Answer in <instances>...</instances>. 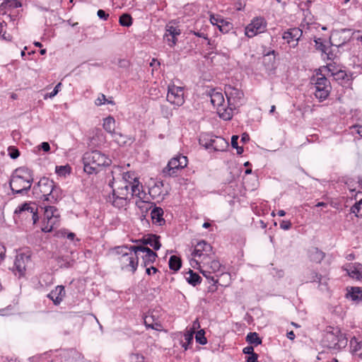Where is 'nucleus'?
<instances>
[{
  "instance_id": "1",
  "label": "nucleus",
  "mask_w": 362,
  "mask_h": 362,
  "mask_svg": "<svg viewBox=\"0 0 362 362\" xmlns=\"http://www.w3.org/2000/svg\"><path fill=\"white\" fill-rule=\"evenodd\" d=\"M33 193L36 199L55 203L61 197L60 189L52 180L42 177L33 188Z\"/></svg>"
},
{
  "instance_id": "2",
  "label": "nucleus",
  "mask_w": 362,
  "mask_h": 362,
  "mask_svg": "<svg viewBox=\"0 0 362 362\" xmlns=\"http://www.w3.org/2000/svg\"><path fill=\"white\" fill-rule=\"evenodd\" d=\"M33 171L26 167L17 168L11 176L10 187L13 193L28 192L33 182Z\"/></svg>"
},
{
  "instance_id": "3",
  "label": "nucleus",
  "mask_w": 362,
  "mask_h": 362,
  "mask_svg": "<svg viewBox=\"0 0 362 362\" xmlns=\"http://www.w3.org/2000/svg\"><path fill=\"white\" fill-rule=\"evenodd\" d=\"M116 260L123 270L134 273L139 264L138 254H136L130 247L119 246L114 248Z\"/></svg>"
},
{
  "instance_id": "4",
  "label": "nucleus",
  "mask_w": 362,
  "mask_h": 362,
  "mask_svg": "<svg viewBox=\"0 0 362 362\" xmlns=\"http://www.w3.org/2000/svg\"><path fill=\"white\" fill-rule=\"evenodd\" d=\"M83 170L88 174L98 173L100 168L107 166L111 160L99 151L86 152L83 157Z\"/></svg>"
},
{
  "instance_id": "5",
  "label": "nucleus",
  "mask_w": 362,
  "mask_h": 362,
  "mask_svg": "<svg viewBox=\"0 0 362 362\" xmlns=\"http://www.w3.org/2000/svg\"><path fill=\"white\" fill-rule=\"evenodd\" d=\"M112 189V194L108 196L107 201L118 209L126 206L131 199L129 185L120 184L117 189Z\"/></svg>"
},
{
  "instance_id": "6",
  "label": "nucleus",
  "mask_w": 362,
  "mask_h": 362,
  "mask_svg": "<svg viewBox=\"0 0 362 362\" xmlns=\"http://www.w3.org/2000/svg\"><path fill=\"white\" fill-rule=\"evenodd\" d=\"M315 88V95L320 100H325L329 95L331 86L329 80L321 73L317 72L311 78Z\"/></svg>"
},
{
  "instance_id": "7",
  "label": "nucleus",
  "mask_w": 362,
  "mask_h": 362,
  "mask_svg": "<svg viewBox=\"0 0 362 362\" xmlns=\"http://www.w3.org/2000/svg\"><path fill=\"white\" fill-rule=\"evenodd\" d=\"M210 98L211 103L216 108L219 117L224 120H230L233 114H231V110L229 109L228 106L226 107L224 105L225 100L223 93L213 90L210 94Z\"/></svg>"
},
{
  "instance_id": "8",
  "label": "nucleus",
  "mask_w": 362,
  "mask_h": 362,
  "mask_svg": "<svg viewBox=\"0 0 362 362\" xmlns=\"http://www.w3.org/2000/svg\"><path fill=\"white\" fill-rule=\"evenodd\" d=\"M111 179L108 181V185L112 188L115 182H119L121 185H131L134 182V174L132 172H124L120 166H114L110 173Z\"/></svg>"
},
{
  "instance_id": "9",
  "label": "nucleus",
  "mask_w": 362,
  "mask_h": 362,
  "mask_svg": "<svg viewBox=\"0 0 362 362\" xmlns=\"http://www.w3.org/2000/svg\"><path fill=\"white\" fill-rule=\"evenodd\" d=\"M44 218L46 220L45 225L42 230L45 233L51 232L54 228L59 225L60 215L55 206H45L44 207Z\"/></svg>"
},
{
  "instance_id": "10",
  "label": "nucleus",
  "mask_w": 362,
  "mask_h": 362,
  "mask_svg": "<svg viewBox=\"0 0 362 362\" xmlns=\"http://www.w3.org/2000/svg\"><path fill=\"white\" fill-rule=\"evenodd\" d=\"M325 338L328 341L327 346L329 349H341L347 345L348 339L339 328H335L333 331L327 332Z\"/></svg>"
},
{
  "instance_id": "11",
  "label": "nucleus",
  "mask_w": 362,
  "mask_h": 362,
  "mask_svg": "<svg viewBox=\"0 0 362 362\" xmlns=\"http://www.w3.org/2000/svg\"><path fill=\"white\" fill-rule=\"evenodd\" d=\"M131 249L134 250L136 254H138L141 258V266L143 267H147L151 265L156 259L158 257L157 254L151 250L149 247L143 245H133L131 246Z\"/></svg>"
},
{
  "instance_id": "12",
  "label": "nucleus",
  "mask_w": 362,
  "mask_h": 362,
  "mask_svg": "<svg viewBox=\"0 0 362 362\" xmlns=\"http://www.w3.org/2000/svg\"><path fill=\"white\" fill-rule=\"evenodd\" d=\"M225 93L227 97L228 107L231 110V114H233V110L242 105L244 94L243 91L230 85L226 86Z\"/></svg>"
},
{
  "instance_id": "13",
  "label": "nucleus",
  "mask_w": 362,
  "mask_h": 362,
  "mask_svg": "<svg viewBox=\"0 0 362 362\" xmlns=\"http://www.w3.org/2000/svg\"><path fill=\"white\" fill-rule=\"evenodd\" d=\"M187 165V158L184 156H179L173 158L163 169V173L169 176H176L177 171L185 168Z\"/></svg>"
},
{
  "instance_id": "14",
  "label": "nucleus",
  "mask_w": 362,
  "mask_h": 362,
  "mask_svg": "<svg viewBox=\"0 0 362 362\" xmlns=\"http://www.w3.org/2000/svg\"><path fill=\"white\" fill-rule=\"evenodd\" d=\"M166 100L177 107L182 105L185 103L183 88L174 84L168 86Z\"/></svg>"
},
{
  "instance_id": "15",
  "label": "nucleus",
  "mask_w": 362,
  "mask_h": 362,
  "mask_svg": "<svg viewBox=\"0 0 362 362\" xmlns=\"http://www.w3.org/2000/svg\"><path fill=\"white\" fill-rule=\"evenodd\" d=\"M192 255L194 257H199L200 262L203 259H211V256H214L212 247L204 240H202L197 244Z\"/></svg>"
},
{
  "instance_id": "16",
  "label": "nucleus",
  "mask_w": 362,
  "mask_h": 362,
  "mask_svg": "<svg viewBox=\"0 0 362 362\" xmlns=\"http://www.w3.org/2000/svg\"><path fill=\"white\" fill-rule=\"evenodd\" d=\"M266 21L263 18H256L245 28V35L252 37L258 33H262L266 28Z\"/></svg>"
},
{
  "instance_id": "17",
  "label": "nucleus",
  "mask_w": 362,
  "mask_h": 362,
  "mask_svg": "<svg viewBox=\"0 0 362 362\" xmlns=\"http://www.w3.org/2000/svg\"><path fill=\"white\" fill-rule=\"evenodd\" d=\"M37 207L35 204H31L30 203H24L18 206L15 210V214H28L31 215L33 223H35L38 221V216L37 212Z\"/></svg>"
},
{
  "instance_id": "18",
  "label": "nucleus",
  "mask_w": 362,
  "mask_h": 362,
  "mask_svg": "<svg viewBox=\"0 0 362 362\" xmlns=\"http://www.w3.org/2000/svg\"><path fill=\"white\" fill-rule=\"evenodd\" d=\"M30 262V255L25 253H21L16 255L14 262V267L16 270L18 272L19 276H23L24 274L25 268Z\"/></svg>"
},
{
  "instance_id": "19",
  "label": "nucleus",
  "mask_w": 362,
  "mask_h": 362,
  "mask_svg": "<svg viewBox=\"0 0 362 362\" xmlns=\"http://www.w3.org/2000/svg\"><path fill=\"white\" fill-rule=\"evenodd\" d=\"M302 35L303 31L300 28H293L284 32L282 37L286 40L288 44H291L293 41H295L296 42L291 45L293 47H295L298 45V42Z\"/></svg>"
},
{
  "instance_id": "20",
  "label": "nucleus",
  "mask_w": 362,
  "mask_h": 362,
  "mask_svg": "<svg viewBox=\"0 0 362 362\" xmlns=\"http://www.w3.org/2000/svg\"><path fill=\"white\" fill-rule=\"evenodd\" d=\"M160 236L154 234H148L144 235L141 239L136 240V243H141L144 245H149L152 247L155 250H158L161 244L159 241Z\"/></svg>"
},
{
  "instance_id": "21",
  "label": "nucleus",
  "mask_w": 362,
  "mask_h": 362,
  "mask_svg": "<svg viewBox=\"0 0 362 362\" xmlns=\"http://www.w3.org/2000/svg\"><path fill=\"white\" fill-rule=\"evenodd\" d=\"M214 256H211V259H203L201 264L202 267L204 268V272H208L209 274L217 273L221 272V264L220 262L214 259Z\"/></svg>"
},
{
  "instance_id": "22",
  "label": "nucleus",
  "mask_w": 362,
  "mask_h": 362,
  "mask_svg": "<svg viewBox=\"0 0 362 362\" xmlns=\"http://www.w3.org/2000/svg\"><path fill=\"white\" fill-rule=\"evenodd\" d=\"M66 294L64 286H57L54 290H52L48 295L47 297L52 300L55 305H58L63 300Z\"/></svg>"
},
{
  "instance_id": "23",
  "label": "nucleus",
  "mask_w": 362,
  "mask_h": 362,
  "mask_svg": "<svg viewBox=\"0 0 362 362\" xmlns=\"http://www.w3.org/2000/svg\"><path fill=\"white\" fill-rule=\"evenodd\" d=\"M103 128L106 132L112 134L113 137L115 138V141H117V143L120 142V141L118 140L117 139V136H119L121 137L122 134L120 133L115 132V120L114 117L111 116L106 117L103 122Z\"/></svg>"
},
{
  "instance_id": "24",
  "label": "nucleus",
  "mask_w": 362,
  "mask_h": 362,
  "mask_svg": "<svg viewBox=\"0 0 362 362\" xmlns=\"http://www.w3.org/2000/svg\"><path fill=\"white\" fill-rule=\"evenodd\" d=\"M349 276L358 280L362 279V264L354 263L347 266L345 269Z\"/></svg>"
},
{
  "instance_id": "25",
  "label": "nucleus",
  "mask_w": 362,
  "mask_h": 362,
  "mask_svg": "<svg viewBox=\"0 0 362 362\" xmlns=\"http://www.w3.org/2000/svg\"><path fill=\"white\" fill-rule=\"evenodd\" d=\"M132 192L130 193L131 197H136L139 199H144L146 194L143 192V186L140 184L138 178L134 179V182L129 185Z\"/></svg>"
},
{
  "instance_id": "26",
  "label": "nucleus",
  "mask_w": 362,
  "mask_h": 362,
  "mask_svg": "<svg viewBox=\"0 0 362 362\" xmlns=\"http://www.w3.org/2000/svg\"><path fill=\"white\" fill-rule=\"evenodd\" d=\"M308 254L310 260L317 264L320 263L325 257L324 252L314 247L309 249Z\"/></svg>"
},
{
  "instance_id": "27",
  "label": "nucleus",
  "mask_w": 362,
  "mask_h": 362,
  "mask_svg": "<svg viewBox=\"0 0 362 362\" xmlns=\"http://www.w3.org/2000/svg\"><path fill=\"white\" fill-rule=\"evenodd\" d=\"M229 146L228 142L221 136H214L212 141V148L215 151H223Z\"/></svg>"
},
{
  "instance_id": "28",
  "label": "nucleus",
  "mask_w": 362,
  "mask_h": 362,
  "mask_svg": "<svg viewBox=\"0 0 362 362\" xmlns=\"http://www.w3.org/2000/svg\"><path fill=\"white\" fill-rule=\"evenodd\" d=\"M347 298L358 303L362 301V288L361 287H351L346 295Z\"/></svg>"
},
{
  "instance_id": "29",
  "label": "nucleus",
  "mask_w": 362,
  "mask_h": 362,
  "mask_svg": "<svg viewBox=\"0 0 362 362\" xmlns=\"http://www.w3.org/2000/svg\"><path fill=\"white\" fill-rule=\"evenodd\" d=\"M151 219L153 223L158 226H162L165 223V220L163 218V210L160 207H155L151 212Z\"/></svg>"
},
{
  "instance_id": "30",
  "label": "nucleus",
  "mask_w": 362,
  "mask_h": 362,
  "mask_svg": "<svg viewBox=\"0 0 362 362\" xmlns=\"http://www.w3.org/2000/svg\"><path fill=\"white\" fill-rule=\"evenodd\" d=\"M329 71H331L332 75L333 76L334 80L339 82H347L351 80V75L346 74L345 71L338 70L336 72L332 71L329 65L327 66Z\"/></svg>"
},
{
  "instance_id": "31",
  "label": "nucleus",
  "mask_w": 362,
  "mask_h": 362,
  "mask_svg": "<svg viewBox=\"0 0 362 362\" xmlns=\"http://www.w3.org/2000/svg\"><path fill=\"white\" fill-rule=\"evenodd\" d=\"M350 346L352 354L362 358V343L358 341L356 337H353L350 340Z\"/></svg>"
},
{
  "instance_id": "32",
  "label": "nucleus",
  "mask_w": 362,
  "mask_h": 362,
  "mask_svg": "<svg viewBox=\"0 0 362 362\" xmlns=\"http://www.w3.org/2000/svg\"><path fill=\"white\" fill-rule=\"evenodd\" d=\"M322 275L314 270H308L305 273V282H320Z\"/></svg>"
},
{
  "instance_id": "33",
  "label": "nucleus",
  "mask_w": 362,
  "mask_h": 362,
  "mask_svg": "<svg viewBox=\"0 0 362 362\" xmlns=\"http://www.w3.org/2000/svg\"><path fill=\"white\" fill-rule=\"evenodd\" d=\"M214 138V136H211L207 134H202L200 135L199 143L205 148L209 149L212 147V141Z\"/></svg>"
},
{
  "instance_id": "34",
  "label": "nucleus",
  "mask_w": 362,
  "mask_h": 362,
  "mask_svg": "<svg viewBox=\"0 0 362 362\" xmlns=\"http://www.w3.org/2000/svg\"><path fill=\"white\" fill-rule=\"evenodd\" d=\"M57 264L61 268H69L74 265V260L69 256H60L56 259Z\"/></svg>"
},
{
  "instance_id": "35",
  "label": "nucleus",
  "mask_w": 362,
  "mask_h": 362,
  "mask_svg": "<svg viewBox=\"0 0 362 362\" xmlns=\"http://www.w3.org/2000/svg\"><path fill=\"white\" fill-rule=\"evenodd\" d=\"M166 28V33L165 35H168L173 37V43L170 46L173 47L176 44V36L180 34V30L173 25H167Z\"/></svg>"
},
{
  "instance_id": "36",
  "label": "nucleus",
  "mask_w": 362,
  "mask_h": 362,
  "mask_svg": "<svg viewBox=\"0 0 362 362\" xmlns=\"http://www.w3.org/2000/svg\"><path fill=\"white\" fill-rule=\"evenodd\" d=\"M169 268L174 272L178 271L182 266L181 259L175 255H173L169 259Z\"/></svg>"
},
{
  "instance_id": "37",
  "label": "nucleus",
  "mask_w": 362,
  "mask_h": 362,
  "mask_svg": "<svg viewBox=\"0 0 362 362\" xmlns=\"http://www.w3.org/2000/svg\"><path fill=\"white\" fill-rule=\"evenodd\" d=\"M246 341L254 346H257L262 344V339L259 337L257 332H250L246 337Z\"/></svg>"
},
{
  "instance_id": "38",
  "label": "nucleus",
  "mask_w": 362,
  "mask_h": 362,
  "mask_svg": "<svg viewBox=\"0 0 362 362\" xmlns=\"http://www.w3.org/2000/svg\"><path fill=\"white\" fill-rule=\"evenodd\" d=\"M188 273L189 276L186 279L189 284L195 286L201 283L202 278L198 274L194 272L192 269H189Z\"/></svg>"
},
{
  "instance_id": "39",
  "label": "nucleus",
  "mask_w": 362,
  "mask_h": 362,
  "mask_svg": "<svg viewBox=\"0 0 362 362\" xmlns=\"http://www.w3.org/2000/svg\"><path fill=\"white\" fill-rule=\"evenodd\" d=\"M144 324L147 327L153 329L159 330L161 325L158 322H154L152 316H146L144 318Z\"/></svg>"
},
{
  "instance_id": "40",
  "label": "nucleus",
  "mask_w": 362,
  "mask_h": 362,
  "mask_svg": "<svg viewBox=\"0 0 362 362\" xmlns=\"http://www.w3.org/2000/svg\"><path fill=\"white\" fill-rule=\"evenodd\" d=\"M210 21L213 25H217L220 31L222 33L227 32V30H225L223 28V24L225 23L226 25H228V23L225 22L224 20L220 19L218 17H216L214 15H211Z\"/></svg>"
},
{
  "instance_id": "41",
  "label": "nucleus",
  "mask_w": 362,
  "mask_h": 362,
  "mask_svg": "<svg viewBox=\"0 0 362 362\" xmlns=\"http://www.w3.org/2000/svg\"><path fill=\"white\" fill-rule=\"evenodd\" d=\"M152 203L144 201L143 199H139L136 202V205L139 208L142 213L148 212V211L151 209Z\"/></svg>"
},
{
  "instance_id": "42",
  "label": "nucleus",
  "mask_w": 362,
  "mask_h": 362,
  "mask_svg": "<svg viewBox=\"0 0 362 362\" xmlns=\"http://www.w3.org/2000/svg\"><path fill=\"white\" fill-rule=\"evenodd\" d=\"M119 24L124 27H129L132 24V18L128 13H124L119 17Z\"/></svg>"
},
{
  "instance_id": "43",
  "label": "nucleus",
  "mask_w": 362,
  "mask_h": 362,
  "mask_svg": "<svg viewBox=\"0 0 362 362\" xmlns=\"http://www.w3.org/2000/svg\"><path fill=\"white\" fill-rule=\"evenodd\" d=\"M55 172L59 176H66L71 172V168L69 165L56 166Z\"/></svg>"
},
{
  "instance_id": "44",
  "label": "nucleus",
  "mask_w": 362,
  "mask_h": 362,
  "mask_svg": "<svg viewBox=\"0 0 362 362\" xmlns=\"http://www.w3.org/2000/svg\"><path fill=\"white\" fill-rule=\"evenodd\" d=\"M205 332L204 329L197 331L195 335L196 341L202 345H204L207 343V339L204 336Z\"/></svg>"
},
{
  "instance_id": "45",
  "label": "nucleus",
  "mask_w": 362,
  "mask_h": 362,
  "mask_svg": "<svg viewBox=\"0 0 362 362\" xmlns=\"http://www.w3.org/2000/svg\"><path fill=\"white\" fill-rule=\"evenodd\" d=\"M362 209V198L357 202L355 203L354 206L351 208V212L354 214L357 217L362 216L360 214L361 210Z\"/></svg>"
},
{
  "instance_id": "46",
  "label": "nucleus",
  "mask_w": 362,
  "mask_h": 362,
  "mask_svg": "<svg viewBox=\"0 0 362 362\" xmlns=\"http://www.w3.org/2000/svg\"><path fill=\"white\" fill-rule=\"evenodd\" d=\"M194 334V331L190 330L187 331L185 334V339L186 343L182 344V347H184L185 350L187 349V345L192 342Z\"/></svg>"
},
{
  "instance_id": "47",
  "label": "nucleus",
  "mask_w": 362,
  "mask_h": 362,
  "mask_svg": "<svg viewBox=\"0 0 362 362\" xmlns=\"http://www.w3.org/2000/svg\"><path fill=\"white\" fill-rule=\"evenodd\" d=\"M1 6H4L5 7H9V8H18L21 6V4L17 0H7L6 1L4 2Z\"/></svg>"
},
{
  "instance_id": "48",
  "label": "nucleus",
  "mask_w": 362,
  "mask_h": 362,
  "mask_svg": "<svg viewBox=\"0 0 362 362\" xmlns=\"http://www.w3.org/2000/svg\"><path fill=\"white\" fill-rule=\"evenodd\" d=\"M316 49L321 51L322 53H326V49H329V47H327L323 44L321 38H317L315 40Z\"/></svg>"
},
{
  "instance_id": "49",
  "label": "nucleus",
  "mask_w": 362,
  "mask_h": 362,
  "mask_svg": "<svg viewBox=\"0 0 362 362\" xmlns=\"http://www.w3.org/2000/svg\"><path fill=\"white\" fill-rule=\"evenodd\" d=\"M8 152L9 156L12 159H16L20 156V152L18 148L14 146H9L8 148Z\"/></svg>"
},
{
  "instance_id": "50",
  "label": "nucleus",
  "mask_w": 362,
  "mask_h": 362,
  "mask_svg": "<svg viewBox=\"0 0 362 362\" xmlns=\"http://www.w3.org/2000/svg\"><path fill=\"white\" fill-rule=\"evenodd\" d=\"M61 86H62V83H57L56 85V86L54 87V90H52V92H51L50 93L46 94L45 95L44 98L47 99V98H52L54 97L60 90Z\"/></svg>"
},
{
  "instance_id": "51",
  "label": "nucleus",
  "mask_w": 362,
  "mask_h": 362,
  "mask_svg": "<svg viewBox=\"0 0 362 362\" xmlns=\"http://www.w3.org/2000/svg\"><path fill=\"white\" fill-rule=\"evenodd\" d=\"M200 271L202 272V274L208 279L211 280V281H213L214 283V284L218 282V279H215V276H212L211 274H209L208 273V272H204V268L202 267V265L200 266Z\"/></svg>"
},
{
  "instance_id": "52",
  "label": "nucleus",
  "mask_w": 362,
  "mask_h": 362,
  "mask_svg": "<svg viewBox=\"0 0 362 362\" xmlns=\"http://www.w3.org/2000/svg\"><path fill=\"white\" fill-rule=\"evenodd\" d=\"M107 98L104 94H100L99 97L95 100V105L100 106L106 103Z\"/></svg>"
},
{
  "instance_id": "53",
  "label": "nucleus",
  "mask_w": 362,
  "mask_h": 362,
  "mask_svg": "<svg viewBox=\"0 0 362 362\" xmlns=\"http://www.w3.org/2000/svg\"><path fill=\"white\" fill-rule=\"evenodd\" d=\"M280 228L283 230H288L291 228V223L290 221H281L280 223Z\"/></svg>"
},
{
  "instance_id": "54",
  "label": "nucleus",
  "mask_w": 362,
  "mask_h": 362,
  "mask_svg": "<svg viewBox=\"0 0 362 362\" xmlns=\"http://www.w3.org/2000/svg\"><path fill=\"white\" fill-rule=\"evenodd\" d=\"M161 112H162L163 115L167 118H168L169 117L173 115L172 112L170 110H169L168 108L164 105L161 106Z\"/></svg>"
},
{
  "instance_id": "55",
  "label": "nucleus",
  "mask_w": 362,
  "mask_h": 362,
  "mask_svg": "<svg viewBox=\"0 0 362 362\" xmlns=\"http://www.w3.org/2000/svg\"><path fill=\"white\" fill-rule=\"evenodd\" d=\"M97 15L100 19H103L105 21L107 20V18L109 17V14L107 13L104 10H102V9H100L98 11Z\"/></svg>"
},
{
  "instance_id": "56",
  "label": "nucleus",
  "mask_w": 362,
  "mask_h": 362,
  "mask_svg": "<svg viewBox=\"0 0 362 362\" xmlns=\"http://www.w3.org/2000/svg\"><path fill=\"white\" fill-rule=\"evenodd\" d=\"M243 351L245 354H247V355H252V354H255L254 348L252 346H247L245 347L243 349Z\"/></svg>"
},
{
  "instance_id": "57",
  "label": "nucleus",
  "mask_w": 362,
  "mask_h": 362,
  "mask_svg": "<svg viewBox=\"0 0 362 362\" xmlns=\"http://www.w3.org/2000/svg\"><path fill=\"white\" fill-rule=\"evenodd\" d=\"M258 358V355L255 353L252 355H250L248 357H247L246 361L247 362H257Z\"/></svg>"
},
{
  "instance_id": "58",
  "label": "nucleus",
  "mask_w": 362,
  "mask_h": 362,
  "mask_svg": "<svg viewBox=\"0 0 362 362\" xmlns=\"http://www.w3.org/2000/svg\"><path fill=\"white\" fill-rule=\"evenodd\" d=\"M6 247L4 245L0 243V262L5 257Z\"/></svg>"
},
{
  "instance_id": "59",
  "label": "nucleus",
  "mask_w": 362,
  "mask_h": 362,
  "mask_svg": "<svg viewBox=\"0 0 362 362\" xmlns=\"http://www.w3.org/2000/svg\"><path fill=\"white\" fill-rule=\"evenodd\" d=\"M152 272L153 274H155L158 272V269L156 267L151 265L146 267V272L147 274L151 275Z\"/></svg>"
},
{
  "instance_id": "60",
  "label": "nucleus",
  "mask_w": 362,
  "mask_h": 362,
  "mask_svg": "<svg viewBox=\"0 0 362 362\" xmlns=\"http://www.w3.org/2000/svg\"><path fill=\"white\" fill-rule=\"evenodd\" d=\"M238 136L233 135L231 138V146L233 148H237L238 145Z\"/></svg>"
},
{
  "instance_id": "61",
  "label": "nucleus",
  "mask_w": 362,
  "mask_h": 362,
  "mask_svg": "<svg viewBox=\"0 0 362 362\" xmlns=\"http://www.w3.org/2000/svg\"><path fill=\"white\" fill-rule=\"evenodd\" d=\"M199 327H200L199 322L198 319H196L193 322L192 327L190 329V331H194V332L195 333V330L198 329Z\"/></svg>"
},
{
  "instance_id": "62",
  "label": "nucleus",
  "mask_w": 362,
  "mask_h": 362,
  "mask_svg": "<svg viewBox=\"0 0 362 362\" xmlns=\"http://www.w3.org/2000/svg\"><path fill=\"white\" fill-rule=\"evenodd\" d=\"M192 33L197 36V37H203L204 39L205 40H208V37L206 34H204V33H202V32H196V31H192Z\"/></svg>"
},
{
  "instance_id": "63",
  "label": "nucleus",
  "mask_w": 362,
  "mask_h": 362,
  "mask_svg": "<svg viewBox=\"0 0 362 362\" xmlns=\"http://www.w3.org/2000/svg\"><path fill=\"white\" fill-rule=\"evenodd\" d=\"M41 148L44 151L47 152L50 149V146L47 142H42L41 144Z\"/></svg>"
},
{
  "instance_id": "64",
  "label": "nucleus",
  "mask_w": 362,
  "mask_h": 362,
  "mask_svg": "<svg viewBox=\"0 0 362 362\" xmlns=\"http://www.w3.org/2000/svg\"><path fill=\"white\" fill-rule=\"evenodd\" d=\"M356 129V132L362 137V125L356 124L353 127Z\"/></svg>"
}]
</instances>
